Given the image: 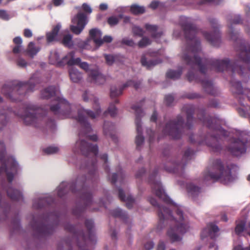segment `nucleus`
<instances>
[{
    "label": "nucleus",
    "mask_w": 250,
    "mask_h": 250,
    "mask_svg": "<svg viewBox=\"0 0 250 250\" xmlns=\"http://www.w3.org/2000/svg\"><path fill=\"white\" fill-rule=\"evenodd\" d=\"M204 179L205 181L210 179L219 180L225 184L229 183L234 179L230 175L229 169L227 167H225L220 161L217 162L211 170L205 172Z\"/></svg>",
    "instance_id": "nucleus-1"
},
{
    "label": "nucleus",
    "mask_w": 250,
    "mask_h": 250,
    "mask_svg": "<svg viewBox=\"0 0 250 250\" xmlns=\"http://www.w3.org/2000/svg\"><path fill=\"white\" fill-rule=\"evenodd\" d=\"M177 214L179 216V220L174 222V226L170 228L167 231V235L172 242L179 241L181 239V235L186 232L188 229V226L183 221L182 213L180 209H178Z\"/></svg>",
    "instance_id": "nucleus-2"
},
{
    "label": "nucleus",
    "mask_w": 250,
    "mask_h": 250,
    "mask_svg": "<svg viewBox=\"0 0 250 250\" xmlns=\"http://www.w3.org/2000/svg\"><path fill=\"white\" fill-rule=\"evenodd\" d=\"M61 27V25L58 23L55 26L52 30L47 33V40L48 42H51L61 40V36H62V43L65 46L70 47L72 46L73 43L72 40V36L69 34H65L66 31H64L61 34H59L58 32Z\"/></svg>",
    "instance_id": "nucleus-3"
},
{
    "label": "nucleus",
    "mask_w": 250,
    "mask_h": 250,
    "mask_svg": "<svg viewBox=\"0 0 250 250\" xmlns=\"http://www.w3.org/2000/svg\"><path fill=\"white\" fill-rule=\"evenodd\" d=\"M88 22L86 16L81 12L75 15L71 20L70 30L75 34H80Z\"/></svg>",
    "instance_id": "nucleus-4"
},
{
    "label": "nucleus",
    "mask_w": 250,
    "mask_h": 250,
    "mask_svg": "<svg viewBox=\"0 0 250 250\" xmlns=\"http://www.w3.org/2000/svg\"><path fill=\"white\" fill-rule=\"evenodd\" d=\"M63 62L67 63L69 65H78L85 71L88 70L89 66L88 64L85 62H82L81 59L79 58L74 59L73 52H70L65 56L63 59Z\"/></svg>",
    "instance_id": "nucleus-5"
},
{
    "label": "nucleus",
    "mask_w": 250,
    "mask_h": 250,
    "mask_svg": "<svg viewBox=\"0 0 250 250\" xmlns=\"http://www.w3.org/2000/svg\"><path fill=\"white\" fill-rule=\"evenodd\" d=\"M229 149L230 152L236 156H240L246 151L245 144L239 141L234 142Z\"/></svg>",
    "instance_id": "nucleus-6"
},
{
    "label": "nucleus",
    "mask_w": 250,
    "mask_h": 250,
    "mask_svg": "<svg viewBox=\"0 0 250 250\" xmlns=\"http://www.w3.org/2000/svg\"><path fill=\"white\" fill-rule=\"evenodd\" d=\"M89 37L92 39L95 45L99 47L103 43L102 38V33L100 30L97 28L92 29L89 31Z\"/></svg>",
    "instance_id": "nucleus-7"
},
{
    "label": "nucleus",
    "mask_w": 250,
    "mask_h": 250,
    "mask_svg": "<svg viewBox=\"0 0 250 250\" xmlns=\"http://www.w3.org/2000/svg\"><path fill=\"white\" fill-rule=\"evenodd\" d=\"M152 187L153 192L160 198L165 201H168V197L162 188L161 183L159 182H152Z\"/></svg>",
    "instance_id": "nucleus-8"
},
{
    "label": "nucleus",
    "mask_w": 250,
    "mask_h": 250,
    "mask_svg": "<svg viewBox=\"0 0 250 250\" xmlns=\"http://www.w3.org/2000/svg\"><path fill=\"white\" fill-rule=\"evenodd\" d=\"M77 146H80V149L85 154V149L88 150L92 152L96 155L98 151L97 146L96 145H91L83 141H79L76 143Z\"/></svg>",
    "instance_id": "nucleus-9"
},
{
    "label": "nucleus",
    "mask_w": 250,
    "mask_h": 250,
    "mask_svg": "<svg viewBox=\"0 0 250 250\" xmlns=\"http://www.w3.org/2000/svg\"><path fill=\"white\" fill-rule=\"evenodd\" d=\"M218 231V227L213 224H210L202 231L201 236L205 237L209 236L211 238L215 237V234Z\"/></svg>",
    "instance_id": "nucleus-10"
},
{
    "label": "nucleus",
    "mask_w": 250,
    "mask_h": 250,
    "mask_svg": "<svg viewBox=\"0 0 250 250\" xmlns=\"http://www.w3.org/2000/svg\"><path fill=\"white\" fill-rule=\"evenodd\" d=\"M88 75L91 77L92 79L95 83L98 84L102 83L104 82V76L98 71H90Z\"/></svg>",
    "instance_id": "nucleus-11"
},
{
    "label": "nucleus",
    "mask_w": 250,
    "mask_h": 250,
    "mask_svg": "<svg viewBox=\"0 0 250 250\" xmlns=\"http://www.w3.org/2000/svg\"><path fill=\"white\" fill-rule=\"evenodd\" d=\"M246 221L245 219L238 220L236 222V226L235 229V231L236 234L240 235L244 230H246Z\"/></svg>",
    "instance_id": "nucleus-12"
},
{
    "label": "nucleus",
    "mask_w": 250,
    "mask_h": 250,
    "mask_svg": "<svg viewBox=\"0 0 250 250\" xmlns=\"http://www.w3.org/2000/svg\"><path fill=\"white\" fill-rule=\"evenodd\" d=\"M49 61L52 64H59L61 62L59 59V53L57 51L54 50L51 52L49 56Z\"/></svg>",
    "instance_id": "nucleus-13"
},
{
    "label": "nucleus",
    "mask_w": 250,
    "mask_h": 250,
    "mask_svg": "<svg viewBox=\"0 0 250 250\" xmlns=\"http://www.w3.org/2000/svg\"><path fill=\"white\" fill-rule=\"evenodd\" d=\"M69 75L72 81L75 83L78 82L81 78V74L73 68L70 70Z\"/></svg>",
    "instance_id": "nucleus-14"
},
{
    "label": "nucleus",
    "mask_w": 250,
    "mask_h": 250,
    "mask_svg": "<svg viewBox=\"0 0 250 250\" xmlns=\"http://www.w3.org/2000/svg\"><path fill=\"white\" fill-rule=\"evenodd\" d=\"M130 11L134 14H140L145 12V8L143 6L133 4L130 6Z\"/></svg>",
    "instance_id": "nucleus-15"
},
{
    "label": "nucleus",
    "mask_w": 250,
    "mask_h": 250,
    "mask_svg": "<svg viewBox=\"0 0 250 250\" xmlns=\"http://www.w3.org/2000/svg\"><path fill=\"white\" fill-rule=\"evenodd\" d=\"M39 50L40 48L38 47H35L33 42H31L29 43L27 48V53L30 56H34L39 52Z\"/></svg>",
    "instance_id": "nucleus-16"
},
{
    "label": "nucleus",
    "mask_w": 250,
    "mask_h": 250,
    "mask_svg": "<svg viewBox=\"0 0 250 250\" xmlns=\"http://www.w3.org/2000/svg\"><path fill=\"white\" fill-rule=\"evenodd\" d=\"M146 28L148 32L152 34L154 38H156L157 35L158 36H161V34L160 33H158L157 34H155V32L157 30V27L156 26L147 24L146 25Z\"/></svg>",
    "instance_id": "nucleus-17"
},
{
    "label": "nucleus",
    "mask_w": 250,
    "mask_h": 250,
    "mask_svg": "<svg viewBox=\"0 0 250 250\" xmlns=\"http://www.w3.org/2000/svg\"><path fill=\"white\" fill-rule=\"evenodd\" d=\"M44 92L47 93V95H45L44 96V97H48L50 96H52L53 95H58L59 94V90L56 89L55 87L53 86H51L46 89L44 91Z\"/></svg>",
    "instance_id": "nucleus-18"
},
{
    "label": "nucleus",
    "mask_w": 250,
    "mask_h": 250,
    "mask_svg": "<svg viewBox=\"0 0 250 250\" xmlns=\"http://www.w3.org/2000/svg\"><path fill=\"white\" fill-rule=\"evenodd\" d=\"M159 216L161 219H171L172 216L170 215L169 211L167 208H163L161 210V212L159 213Z\"/></svg>",
    "instance_id": "nucleus-19"
},
{
    "label": "nucleus",
    "mask_w": 250,
    "mask_h": 250,
    "mask_svg": "<svg viewBox=\"0 0 250 250\" xmlns=\"http://www.w3.org/2000/svg\"><path fill=\"white\" fill-rule=\"evenodd\" d=\"M17 166L18 164L14 159L11 158L8 160L7 166L8 167H10V170H11L12 172L14 173L16 172Z\"/></svg>",
    "instance_id": "nucleus-20"
},
{
    "label": "nucleus",
    "mask_w": 250,
    "mask_h": 250,
    "mask_svg": "<svg viewBox=\"0 0 250 250\" xmlns=\"http://www.w3.org/2000/svg\"><path fill=\"white\" fill-rule=\"evenodd\" d=\"M119 197H120V198H121V200L125 201L127 202V204H128L127 206L129 208L130 206L129 205V203L130 202L132 203L133 202V199H132V197H127L126 198L125 197V195L124 194V193L123 191L122 190H119Z\"/></svg>",
    "instance_id": "nucleus-21"
},
{
    "label": "nucleus",
    "mask_w": 250,
    "mask_h": 250,
    "mask_svg": "<svg viewBox=\"0 0 250 250\" xmlns=\"http://www.w3.org/2000/svg\"><path fill=\"white\" fill-rule=\"evenodd\" d=\"M122 18L121 16H112L108 18V23L111 25L113 26L118 23L119 20Z\"/></svg>",
    "instance_id": "nucleus-22"
},
{
    "label": "nucleus",
    "mask_w": 250,
    "mask_h": 250,
    "mask_svg": "<svg viewBox=\"0 0 250 250\" xmlns=\"http://www.w3.org/2000/svg\"><path fill=\"white\" fill-rule=\"evenodd\" d=\"M141 62L142 64L148 68H150L152 66L157 64V62H152L151 61H147L145 57H143L141 59Z\"/></svg>",
    "instance_id": "nucleus-23"
},
{
    "label": "nucleus",
    "mask_w": 250,
    "mask_h": 250,
    "mask_svg": "<svg viewBox=\"0 0 250 250\" xmlns=\"http://www.w3.org/2000/svg\"><path fill=\"white\" fill-rule=\"evenodd\" d=\"M12 17L6 11L0 9V18L4 20H8Z\"/></svg>",
    "instance_id": "nucleus-24"
},
{
    "label": "nucleus",
    "mask_w": 250,
    "mask_h": 250,
    "mask_svg": "<svg viewBox=\"0 0 250 250\" xmlns=\"http://www.w3.org/2000/svg\"><path fill=\"white\" fill-rule=\"evenodd\" d=\"M151 42L149 40H148L146 38H144L142 39L141 41H140L138 43V45L140 47H143L146 46V45L149 44Z\"/></svg>",
    "instance_id": "nucleus-25"
},
{
    "label": "nucleus",
    "mask_w": 250,
    "mask_h": 250,
    "mask_svg": "<svg viewBox=\"0 0 250 250\" xmlns=\"http://www.w3.org/2000/svg\"><path fill=\"white\" fill-rule=\"evenodd\" d=\"M82 9L85 13L87 14H90L92 11V8L87 3H83L82 6Z\"/></svg>",
    "instance_id": "nucleus-26"
},
{
    "label": "nucleus",
    "mask_w": 250,
    "mask_h": 250,
    "mask_svg": "<svg viewBox=\"0 0 250 250\" xmlns=\"http://www.w3.org/2000/svg\"><path fill=\"white\" fill-rule=\"evenodd\" d=\"M12 190V189H9L7 191V194H8V196H9L11 198L16 199V198H17V195L19 196L20 195V193L19 192V191L17 190H15V189L13 190L14 194H12L11 193Z\"/></svg>",
    "instance_id": "nucleus-27"
},
{
    "label": "nucleus",
    "mask_w": 250,
    "mask_h": 250,
    "mask_svg": "<svg viewBox=\"0 0 250 250\" xmlns=\"http://www.w3.org/2000/svg\"><path fill=\"white\" fill-rule=\"evenodd\" d=\"M132 31L135 35L138 36H142L144 33L143 30L136 26H135L133 27Z\"/></svg>",
    "instance_id": "nucleus-28"
},
{
    "label": "nucleus",
    "mask_w": 250,
    "mask_h": 250,
    "mask_svg": "<svg viewBox=\"0 0 250 250\" xmlns=\"http://www.w3.org/2000/svg\"><path fill=\"white\" fill-rule=\"evenodd\" d=\"M58 151V148L55 146H50L45 149V151L47 154H53Z\"/></svg>",
    "instance_id": "nucleus-29"
},
{
    "label": "nucleus",
    "mask_w": 250,
    "mask_h": 250,
    "mask_svg": "<svg viewBox=\"0 0 250 250\" xmlns=\"http://www.w3.org/2000/svg\"><path fill=\"white\" fill-rule=\"evenodd\" d=\"M34 118V117L33 115L28 114L26 115L25 117H24L23 119L26 124H29L32 122Z\"/></svg>",
    "instance_id": "nucleus-30"
},
{
    "label": "nucleus",
    "mask_w": 250,
    "mask_h": 250,
    "mask_svg": "<svg viewBox=\"0 0 250 250\" xmlns=\"http://www.w3.org/2000/svg\"><path fill=\"white\" fill-rule=\"evenodd\" d=\"M83 112L92 118H96L99 114V111H97L95 114L93 113L92 111L88 110H84Z\"/></svg>",
    "instance_id": "nucleus-31"
},
{
    "label": "nucleus",
    "mask_w": 250,
    "mask_h": 250,
    "mask_svg": "<svg viewBox=\"0 0 250 250\" xmlns=\"http://www.w3.org/2000/svg\"><path fill=\"white\" fill-rule=\"evenodd\" d=\"M58 102L60 107H64L65 106H69L68 104L64 99L59 98Z\"/></svg>",
    "instance_id": "nucleus-32"
},
{
    "label": "nucleus",
    "mask_w": 250,
    "mask_h": 250,
    "mask_svg": "<svg viewBox=\"0 0 250 250\" xmlns=\"http://www.w3.org/2000/svg\"><path fill=\"white\" fill-rule=\"evenodd\" d=\"M179 74H177L175 71L170 70L167 73V76L170 78H176L179 76Z\"/></svg>",
    "instance_id": "nucleus-33"
},
{
    "label": "nucleus",
    "mask_w": 250,
    "mask_h": 250,
    "mask_svg": "<svg viewBox=\"0 0 250 250\" xmlns=\"http://www.w3.org/2000/svg\"><path fill=\"white\" fill-rule=\"evenodd\" d=\"M144 138L141 134H138L136 138V143L138 146L141 145L144 142Z\"/></svg>",
    "instance_id": "nucleus-34"
},
{
    "label": "nucleus",
    "mask_w": 250,
    "mask_h": 250,
    "mask_svg": "<svg viewBox=\"0 0 250 250\" xmlns=\"http://www.w3.org/2000/svg\"><path fill=\"white\" fill-rule=\"evenodd\" d=\"M105 58L108 64H111L115 60L114 57L112 55H105Z\"/></svg>",
    "instance_id": "nucleus-35"
},
{
    "label": "nucleus",
    "mask_w": 250,
    "mask_h": 250,
    "mask_svg": "<svg viewBox=\"0 0 250 250\" xmlns=\"http://www.w3.org/2000/svg\"><path fill=\"white\" fill-rule=\"evenodd\" d=\"M90 40L88 39L87 41H86L84 42L83 45H81V47L83 48V49H91V47L90 46L89 43L90 42Z\"/></svg>",
    "instance_id": "nucleus-36"
},
{
    "label": "nucleus",
    "mask_w": 250,
    "mask_h": 250,
    "mask_svg": "<svg viewBox=\"0 0 250 250\" xmlns=\"http://www.w3.org/2000/svg\"><path fill=\"white\" fill-rule=\"evenodd\" d=\"M14 42L17 44V45H21L22 43V39L20 37H17L13 39Z\"/></svg>",
    "instance_id": "nucleus-37"
},
{
    "label": "nucleus",
    "mask_w": 250,
    "mask_h": 250,
    "mask_svg": "<svg viewBox=\"0 0 250 250\" xmlns=\"http://www.w3.org/2000/svg\"><path fill=\"white\" fill-rule=\"evenodd\" d=\"M108 112L111 116H114L116 113V108L112 106L108 109Z\"/></svg>",
    "instance_id": "nucleus-38"
},
{
    "label": "nucleus",
    "mask_w": 250,
    "mask_h": 250,
    "mask_svg": "<svg viewBox=\"0 0 250 250\" xmlns=\"http://www.w3.org/2000/svg\"><path fill=\"white\" fill-rule=\"evenodd\" d=\"M24 35L26 37L29 38L32 36V33L30 30L26 29L24 31Z\"/></svg>",
    "instance_id": "nucleus-39"
},
{
    "label": "nucleus",
    "mask_w": 250,
    "mask_h": 250,
    "mask_svg": "<svg viewBox=\"0 0 250 250\" xmlns=\"http://www.w3.org/2000/svg\"><path fill=\"white\" fill-rule=\"evenodd\" d=\"M123 42L126 45L131 46L134 44V42L132 40L128 39H124Z\"/></svg>",
    "instance_id": "nucleus-40"
},
{
    "label": "nucleus",
    "mask_w": 250,
    "mask_h": 250,
    "mask_svg": "<svg viewBox=\"0 0 250 250\" xmlns=\"http://www.w3.org/2000/svg\"><path fill=\"white\" fill-rule=\"evenodd\" d=\"M21 49H22L21 45H16L13 48V52L14 53H18L21 51Z\"/></svg>",
    "instance_id": "nucleus-41"
},
{
    "label": "nucleus",
    "mask_w": 250,
    "mask_h": 250,
    "mask_svg": "<svg viewBox=\"0 0 250 250\" xmlns=\"http://www.w3.org/2000/svg\"><path fill=\"white\" fill-rule=\"evenodd\" d=\"M18 64L21 67L25 66L26 64V62L24 60L20 59L18 61Z\"/></svg>",
    "instance_id": "nucleus-42"
},
{
    "label": "nucleus",
    "mask_w": 250,
    "mask_h": 250,
    "mask_svg": "<svg viewBox=\"0 0 250 250\" xmlns=\"http://www.w3.org/2000/svg\"><path fill=\"white\" fill-rule=\"evenodd\" d=\"M157 250H165V246L163 242H160L157 247Z\"/></svg>",
    "instance_id": "nucleus-43"
},
{
    "label": "nucleus",
    "mask_w": 250,
    "mask_h": 250,
    "mask_svg": "<svg viewBox=\"0 0 250 250\" xmlns=\"http://www.w3.org/2000/svg\"><path fill=\"white\" fill-rule=\"evenodd\" d=\"M63 0H53V4L55 6H59L63 3Z\"/></svg>",
    "instance_id": "nucleus-44"
},
{
    "label": "nucleus",
    "mask_w": 250,
    "mask_h": 250,
    "mask_svg": "<svg viewBox=\"0 0 250 250\" xmlns=\"http://www.w3.org/2000/svg\"><path fill=\"white\" fill-rule=\"evenodd\" d=\"M103 42H110L112 41V38L110 36H105L104 39H103Z\"/></svg>",
    "instance_id": "nucleus-45"
},
{
    "label": "nucleus",
    "mask_w": 250,
    "mask_h": 250,
    "mask_svg": "<svg viewBox=\"0 0 250 250\" xmlns=\"http://www.w3.org/2000/svg\"><path fill=\"white\" fill-rule=\"evenodd\" d=\"M99 7L101 10H105L107 9L108 5L106 3H102L100 5Z\"/></svg>",
    "instance_id": "nucleus-46"
},
{
    "label": "nucleus",
    "mask_w": 250,
    "mask_h": 250,
    "mask_svg": "<svg viewBox=\"0 0 250 250\" xmlns=\"http://www.w3.org/2000/svg\"><path fill=\"white\" fill-rule=\"evenodd\" d=\"M200 59L197 56H195L194 58V61L195 62V63L198 64L199 66L201 65L200 62Z\"/></svg>",
    "instance_id": "nucleus-47"
},
{
    "label": "nucleus",
    "mask_w": 250,
    "mask_h": 250,
    "mask_svg": "<svg viewBox=\"0 0 250 250\" xmlns=\"http://www.w3.org/2000/svg\"><path fill=\"white\" fill-rule=\"evenodd\" d=\"M158 3L157 1H153L151 3L150 6L153 9H155L158 6Z\"/></svg>",
    "instance_id": "nucleus-48"
},
{
    "label": "nucleus",
    "mask_w": 250,
    "mask_h": 250,
    "mask_svg": "<svg viewBox=\"0 0 250 250\" xmlns=\"http://www.w3.org/2000/svg\"><path fill=\"white\" fill-rule=\"evenodd\" d=\"M5 171L6 172V174H7V177H8V180L11 181H12V177H13L12 175H11V174L9 173V171H8V169H6L5 170Z\"/></svg>",
    "instance_id": "nucleus-49"
},
{
    "label": "nucleus",
    "mask_w": 250,
    "mask_h": 250,
    "mask_svg": "<svg viewBox=\"0 0 250 250\" xmlns=\"http://www.w3.org/2000/svg\"><path fill=\"white\" fill-rule=\"evenodd\" d=\"M121 91L120 90L118 91L117 92V93H114V90H113V89H111V95H112V96H118V95H119L121 94Z\"/></svg>",
    "instance_id": "nucleus-50"
},
{
    "label": "nucleus",
    "mask_w": 250,
    "mask_h": 250,
    "mask_svg": "<svg viewBox=\"0 0 250 250\" xmlns=\"http://www.w3.org/2000/svg\"><path fill=\"white\" fill-rule=\"evenodd\" d=\"M136 125L137 130L138 132L139 133L140 132H141V130L140 129V124L137 120H136Z\"/></svg>",
    "instance_id": "nucleus-51"
},
{
    "label": "nucleus",
    "mask_w": 250,
    "mask_h": 250,
    "mask_svg": "<svg viewBox=\"0 0 250 250\" xmlns=\"http://www.w3.org/2000/svg\"><path fill=\"white\" fill-rule=\"evenodd\" d=\"M157 118V114L156 113H153L152 115L150 120L152 121H155Z\"/></svg>",
    "instance_id": "nucleus-52"
},
{
    "label": "nucleus",
    "mask_w": 250,
    "mask_h": 250,
    "mask_svg": "<svg viewBox=\"0 0 250 250\" xmlns=\"http://www.w3.org/2000/svg\"><path fill=\"white\" fill-rule=\"evenodd\" d=\"M166 129H170V130L168 133L172 135V131L173 128L171 126V125H167L166 126Z\"/></svg>",
    "instance_id": "nucleus-53"
},
{
    "label": "nucleus",
    "mask_w": 250,
    "mask_h": 250,
    "mask_svg": "<svg viewBox=\"0 0 250 250\" xmlns=\"http://www.w3.org/2000/svg\"><path fill=\"white\" fill-rule=\"evenodd\" d=\"M149 202L152 205H153V206L156 205V201L155 199H154L153 198H150Z\"/></svg>",
    "instance_id": "nucleus-54"
},
{
    "label": "nucleus",
    "mask_w": 250,
    "mask_h": 250,
    "mask_svg": "<svg viewBox=\"0 0 250 250\" xmlns=\"http://www.w3.org/2000/svg\"><path fill=\"white\" fill-rule=\"evenodd\" d=\"M246 231L250 235V223L248 224L246 229Z\"/></svg>",
    "instance_id": "nucleus-55"
},
{
    "label": "nucleus",
    "mask_w": 250,
    "mask_h": 250,
    "mask_svg": "<svg viewBox=\"0 0 250 250\" xmlns=\"http://www.w3.org/2000/svg\"><path fill=\"white\" fill-rule=\"evenodd\" d=\"M102 159H103L105 161H106L107 159V156L106 155V154H104L102 156Z\"/></svg>",
    "instance_id": "nucleus-56"
},
{
    "label": "nucleus",
    "mask_w": 250,
    "mask_h": 250,
    "mask_svg": "<svg viewBox=\"0 0 250 250\" xmlns=\"http://www.w3.org/2000/svg\"><path fill=\"white\" fill-rule=\"evenodd\" d=\"M58 107H55L54 106H52L51 107V109L53 111H56L58 109Z\"/></svg>",
    "instance_id": "nucleus-57"
},
{
    "label": "nucleus",
    "mask_w": 250,
    "mask_h": 250,
    "mask_svg": "<svg viewBox=\"0 0 250 250\" xmlns=\"http://www.w3.org/2000/svg\"><path fill=\"white\" fill-rule=\"evenodd\" d=\"M198 188L196 187H194L193 189H191V191L195 192L197 190H198Z\"/></svg>",
    "instance_id": "nucleus-58"
},
{
    "label": "nucleus",
    "mask_w": 250,
    "mask_h": 250,
    "mask_svg": "<svg viewBox=\"0 0 250 250\" xmlns=\"http://www.w3.org/2000/svg\"><path fill=\"white\" fill-rule=\"evenodd\" d=\"M129 21V18L127 17H125L124 18V22H127Z\"/></svg>",
    "instance_id": "nucleus-59"
},
{
    "label": "nucleus",
    "mask_w": 250,
    "mask_h": 250,
    "mask_svg": "<svg viewBox=\"0 0 250 250\" xmlns=\"http://www.w3.org/2000/svg\"><path fill=\"white\" fill-rule=\"evenodd\" d=\"M92 139L93 140H97V136H93L92 138Z\"/></svg>",
    "instance_id": "nucleus-60"
},
{
    "label": "nucleus",
    "mask_w": 250,
    "mask_h": 250,
    "mask_svg": "<svg viewBox=\"0 0 250 250\" xmlns=\"http://www.w3.org/2000/svg\"><path fill=\"white\" fill-rule=\"evenodd\" d=\"M248 180L250 182V174L248 176Z\"/></svg>",
    "instance_id": "nucleus-61"
},
{
    "label": "nucleus",
    "mask_w": 250,
    "mask_h": 250,
    "mask_svg": "<svg viewBox=\"0 0 250 250\" xmlns=\"http://www.w3.org/2000/svg\"><path fill=\"white\" fill-rule=\"evenodd\" d=\"M34 206L35 207V208H38V207L36 206V205H35V203H34Z\"/></svg>",
    "instance_id": "nucleus-62"
},
{
    "label": "nucleus",
    "mask_w": 250,
    "mask_h": 250,
    "mask_svg": "<svg viewBox=\"0 0 250 250\" xmlns=\"http://www.w3.org/2000/svg\"><path fill=\"white\" fill-rule=\"evenodd\" d=\"M169 99L171 100V99H172V97L170 96H169Z\"/></svg>",
    "instance_id": "nucleus-63"
},
{
    "label": "nucleus",
    "mask_w": 250,
    "mask_h": 250,
    "mask_svg": "<svg viewBox=\"0 0 250 250\" xmlns=\"http://www.w3.org/2000/svg\"><path fill=\"white\" fill-rule=\"evenodd\" d=\"M239 114H240L241 115H243V114H241L240 110H239Z\"/></svg>",
    "instance_id": "nucleus-64"
}]
</instances>
